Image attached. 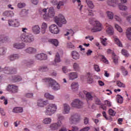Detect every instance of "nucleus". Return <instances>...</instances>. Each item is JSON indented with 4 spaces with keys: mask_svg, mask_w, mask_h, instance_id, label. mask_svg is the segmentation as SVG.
<instances>
[{
    "mask_svg": "<svg viewBox=\"0 0 131 131\" xmlns=\"http://www.w3.org/2000/svg\"><path fill=\"white\" fill-rule=\"evenodd\" d=\"M22 32L20 36V39L21 41L26 43H31L34 41V36L31 34L28 33V29L26 28H22Z\"/></svg>",
    "mask_w": 131,
    "mask_h": 131,
    "instance_id": "nucleus-1",
    "label": "nucleus"
},
{
    "mask_svg": "<svg viewBox=\"0 0 131 131\" xmlns=\"http://www.w3.org/2000/svg\"><path fill=\"white\" fill-rule=\"evenodd\" d=\"M41 14L43 15V18L45 20H50L52 18L55 17L56 12H55V9L52 7L49 8H45L41 10Z\"/></svg>",
    "mask_w": 131,
    "mask_h": 131,
    "instance_id": "nucleus-2",
    "label": "nucleus"
},
{
    "mask_svg": "<svg viewBox=\"0 0 131 131\" xmlns=\"http://www.w3.org/2000/svg\"><path fill=\"white\" fill-rule=\"evenodd\" d=\"M58 110V106L55 103H50L46 107L45 114L47 116H52L53 114H55Z\"/></svg>",
    "mask_w": 131,
    "mask_h": 131,
    "instance_id": "nucleus-3",
    "label": "nucleus"
},
{
    "mask_svg": "<svg viewBox=\"0 0 131 131\" xmlns=\"http://www.w3.org/2000/svg\"><path fill=\"white\" fill-rule=\"evenodd\" d=\"M44 81L49 83V86L52 88L53 91H59L61 89L60 84L52 78H46L44 79Z\"/></svg>",
    "mask_w": 131,
    "mask_h": 131,
    "instance_id": "nucleus-4",
    "label": "nucleus"
},
{
    "mask_svg": "<svg viewBox=\"0 0 131 131\" xmlns=\"http://www.w3.org/2000/svg\"><path fill=\"white\" fill-rule=\"evenodd\" d=\"M54 21L59 27H62L63 25L67 23V20H66L65 16H64L62 14H59L58 16H55L54 17Z\"/></svg>",
    "mask_w": 131,
    "mask_h": 131,
    "instance_id": "nucleus-5",
    "label": "nucleus"
},
{
    "mask_svg": "<svg viewBox=\"0 0 131 131\" xmlns=\"http://www.w3.org/2000/svg\"><path fill=\"white\" fill-rule=\"evenodd\" d=\"M90 24L93 25V28L91 30L92 32H99L103 29V25L98 20L90 22Z\"/></svg>",
    "mask_w": 131,
    "mask_h": 131,
    "instance_id": "nucleus-6",
    "label": "nucleus"
},
{
    "mask_svg": "<svg viewBox=\"0 0 131 131\" xmlns=\"http://www.w3.org/2000/svg\"><path fill=\"white\" fill-rule=\"evenodd\" d=\"M71 106L73 107V108L80 109L82 108L83 106V102L78 99H75L71 102Z\"/></svg>",
    "mask_w": 131,
    "mask_h": 131,
    "instance_id": "nucleus-7",
    "label": "nucleus"
},
{
    "mask_svg": "<svg viewBox=\"0 0 131 131\" xmlns=\"http://www.w3.org/2000/svg\"><path fill=\"white\" fill-rule=\"evenodd\" d=\"M80 121V115L78 114L72 115L69 118V123L70 124H75Z\"/></svg>",
    "mask_w": 131,
    "mask_h": 131,
    "instance_id": "nucleus-8",
    "label": "nucleus"
},
{
    "mask_svg": "<svg viewBox=\"0 0 131 131\" xmlns=\"http://www.w3.org/2000/svg\"><path fill=\"white\" fill-rule=\"evenodd\" d=\"M85 95L87 100H89L90 101H92V100L95 98V95H94L92 93L88 92L85 91H83L82 93H80L79 94V96L81 97V98L84 97V95Z\"/></svg>",
    "mask_w": 131,
    "mask_h": 131,
    "instance_id": "nucleus-9",
    "label": "nucleus"
},
{
    "mask_svg": "<svg viewBox=\"0 0 131 131\" xmlns=\"http://www.w3.org/2000/svg\"><path fill=\"white\" fill-rule=\"evenodd\" d=\"M49 31L53 34H58L60 32V29L57 25L53 24L49 27Z\"/></svg>",
    "mask_w": 131,
    "mask_h": 131,
    "instance_id": "nucleus-10",
    "label": "nucleus"
},
{
    "mask_svg": "<svg viewBox=\"0 0 131 131\" xmlns=\"http://www.w3.org/2000/svg\"><path fill=\"white\" fill-rule=\"evenodd\" d=\"M8 92H10V93H12L13 94H16V93H18V86L14 84L8 85L6 89Z\"/></svg>",
    "mask_w": 131,
    "mask_h": 131,
    "instance_id": "nucleus-11",
    "label": "nucleus"
},
{
    "mask_svg": "<svg viewBox=\"0 0 131 131\" xmlns=\"http://www.w3.org/2000/svg\"><path fill=\"white\" fill-rule=\"evenodd\" d=\"M4 72L5 74H15L17 73V69L15 68L5 67Z\"/></svg>",
    "mask_w": 131,
    "mask_h": 131,
    "instance_id": "nucleus-12",
    "label": "nucleus"
},
{
    "mask_svg": "<svg viewBox=\"0 0 131 131\" xmlns=\"http://www.w3.org/2000/svg\"><path fill=\"white\" fill-rule=\"evenodd\" d=\"M62 124L63 123H62V121H58L57 123H52L50 125V127L51 129H53V130H57L59 127H61V126H62Z\"/></svg>",
    "mask_w": 131,
    "mask_h": 131,
    "instance_id": "nucleus-13",
    "label": "nucleus"
},
{
    "mask_svg": "<svg viewBox=\"0 0 131 131\" xmlns=\"http://www.w3.org/2000/svg\"><path fill=\"white\" fill-rule=\"evenodd\" d=\"M71 107L68 103L63 104L62 114H69L70 113Z\"/></svg>",
    "mask_w": 131,
    "mask_h": 131,
    "instance_id": "nucleus-14",
    "label": "nucleus"
},
{
    "mask_svg": "<svg viewBox=\"0 0 131 131\" xmlns=\"http://www.w3.org/2000/svg\"><path fill=\"white\" fill-rule=\"evenodd\" d=\"M32 31L35 35L40 33V27L38 25H35L32 27Z\"/></svg>",
    "mask_w": 131,
    "mask_h": 131,
    "instance_id": "nucleus-15",
    "label": "nucleus"
},
{
    "mask_svg": "<svg viewBox=\"0 0 131 131\" xmlns=\"http://www.w3.org/2000/svg\"><path fill=\"white\" fill-rule=\"evenodd\" d=\"M15 13L12 11L6 10L3 13V16L4 17H8V18H12L14 17Z\"/></svg>",
    "mask_w": 131,
    "mask_h": 131,
    "instance_id": "nucleus-16",
    "label": "nucleus"
},
{
    "mask_svg": "<svg viewBox=\"0 0 131 131\" xmlns=\"http://www.w3.org/2000/svg\"><path fill=\"white\" fill-rule=\"evenodd\" d=\"M68 76L70 80H74L78 77V74L76 72H70L68 74Z\"/></svg>",
    "mask_w": 131,
    "mask_h": 131,
    "instance_id": "nucleus-17",
    "label": "nucleus"
},
{
    "mask_svg": "<svg viewBox=\"0 0 131 131\" xmlns=\"http://www.w3.org/2000/svg\"><path fill=\"white\" fill-rule=\"evenodd\" d=\"M40 28H41V33L42 34H45L47 32V29H48V24L46 23H42Z\"/></svg>",
    "mask_w": 131,
    "mask_h": 131,
    "instance_id": "nucleus-18",
    "label": "nucleus"
},
{
    "mask_svg": "<svg viewBox=\"0 0 131 131\" xmlns=\"http://www.w3.org/2000/svg\"><path fill=\"white\" fill-rule=\"evenodd\" d=\"M71 57L74 59V60H78L79 59L80 55L79 53L76 51H73L71 53Z\"/></svg>",
    "mask_w": 131,
    "mask_h": 131,
    "instance_id": "nucleus-19",
    "label": "nucleus"
},
{
    "mask_svg": "<svg viewBox=\"0 0 131 131\" xmlns=\"http://www.w3.org/2000/svg\"><path fill=\"white\" fill-rule=\"evenodd\" d=\"M37 104L38 107H43L48 105V101H44L42 99H39L37 100Z\"/></svg>",
    "mask_w": 131,
    "mask_h": 131,
    "instance_id": "nucleus-20",
    "label": "nucleus"
},
{
    "mask_svg": "<svg viewBox=\"0 0 131 131\" xmlns=\"http://www.w3.org/2000/svg\"><path fill=\"white\" fill-rule=\"evenodd\" d=\"M13 48L20 50L21 49H24L25 48V43H14L13 44Z\"/></svg>",
    "mask_w": 131,
    "mask_h": 131,
    "instance_id": "nucleus-21",
    "label": "nucleus"
},
{
    "mask_svg": "<svg viewBox=\"0 0 131 131\" xmlns=\"http://www.w3.org/2000/svg\"><path fill=\"white\" fill-rule=\"evenodd\" d=\"M117 4H118V0H108L107 1V5L114 8L117 6Z\"/></svg>",
    "mask_w": 131,
    "mask_h": 131,
    "instance_id": "nucleus-22",
    "label": "nucleus"
},
{
    "mask_svg": "<svg viewBox=\"0 0 131 131\" xmlns=\"http://www.w3.org/2000/svg\"><path fill=\"white\" fill-rule=\"evenodd\" d=\"M10 80L13 82H17L18 81H21V80H22V78L19 76L13 75L10 78Z\"/></svg>",
    "mask_w": 131,
    "mask_h": 131,
    "instance_id": "nucleus-23",
    "label": "nucleus"
},
{
    "mask_svg": "<svg viewBox=\"0 0 131 131\" xmlns=\"http://www.w3.org/2000/svg\"><path fill=\"white\" fill-rule=\"evenodd\" d=\"M25 52L27 54H35L36 53V49L33 47H29L25 50Z\"/></svg>",
    "mask_w": 131,
    "mask_h": 131,
    "instance_id": "nucleus-24",
    "label": "nucleus"
},
{
    "mask_svg": "<svg viewBox=\"0 0 131 131\" xmlns=\"http://www.w3.org/2000/svg\"><path fill=\"white\" fill-rule=\"evenodd\" d=\"M55 62L53 63L54 66H57V63H60L61 62V58L60 57V54L57 53L55 55V57L54 58Z\"/></svg>",
    "mask_w": 131,
    "mask_h": 131,
    "instance_id": "nucleus-25",
    "label": "nucleus"
},
{
    "mask_svg": "<svg viewBox=\"0 0 131 131\" xmlns=\"http://www.w3.org/2000/svg\"><path fill=\"white\" fill-rule=\"evenodd\" d=\"M78 83L76 82H73L71 84V90L73 92H76V91L78 90Z\"/></svg>",
    "mask_w": 131,
    "mask_h": 131,
    "instance_id": "nucleus-26",
    "label": "nucleus"
},
{
    "mask_svg": "<svg viewBox=\"0 0 131 131\" xmlns=\"http://www.w3.org/2000/svg\"><path fill=\"white\" fill-rule=\"evenodd\" d=\"M106 15L108 19H109L110 20H113L114 18V13H113V12L107 11L106 12Z\"/></svg>",
    "mask_w": 131,
    "mask_h": 131,
    "instance_id": "nucleus-27",
    "label": "nucleus"
},
{
    "mask_svg": "<svg viewBox=\"0 0 131 131\" xmlns=\"http://www.w3.org/2000/svg\"><path fill=\"white\" fill-rule=\"evenodd\" d=\"M15 22H16V19L14 20H8V24L9 26H13L14 27H18L19 24L17 23L16 24H15Z\"/></svg>",
    "mask_w": 131,
    "mask_h": 131,
    "instance_id": "nucleus-28",
    "label": "nucleus"
},
{
    "mask_svg": "<svg viewBox=\"0 0 131 131\" xmlns=\"http://www.w3.org/2000/svg\"><path fill=\"white\" fill-rule=\"evenodd\" d=\"M106 32L109 35H112L113 34L114 31H113V28L111 26H108L107 27V29L106 30Z\"/></svg>",
    "mask_w": 131,
    "mask_h": 131,
    "instance_id": "nucleus-29",
    "label": "nucleus"
},
{
    "mask_svg": "<svg viewBox=\"0 0 131 131\" xmlns=\"http://www.w3.org/2000/svg\"><path fill=\"white\" fill-rule=\"evenodd\" d=\"M14 113H22L23 112V108L21 107H14L12 111Z\"/></svg>",
    "mask_w": 131,
    "mask_h": 131,
    "instance_id": "nucleus-30",
    "label": "nucleus"
},
{
    "mask_svg": "<svg viewBox=\"0 0 131 131\" xmlns=\"http://www.w3.org/2000/svg\"><path fill=\"white\" fill-rule=\"evenodd\" d=\"M51 122L52 118L50 117L45 118L42 120V123H43V124H50Z\"/></svg>",
    "mask_w": 131,
    "mask_h": 131,
    "instance_id": "nucleus-31",
    "label": "nucleus"
},
{
    "mask_svg": "<svg viewBox=\"0 0 131 131\" xmlns=\"http://www.w3.org/2000/svg\"><path fill=\"white\" fill-rule=\"evenodd\" d=\"M49 42L54 45L55 47H58L59 46V41L57 39H50L49 40Z\"/></svg>",
    "mask_w": 131,
    "mask_h": 131,
    "instance_id": "nucleus-32",
    "label": "nucleus"
},
{
    "mask_svg": "<svg viewBox=\"0 0 131 131\" xmlns=\"http://www.w3.org/2000/svg\"><path fill=\"white\" fill-rule=\"evenodd\" d=\"M112 59L115 64H116L118 63V56L116 55L114 52H112Z\"/></svg>",
    "mask_w": 131,
    "mask_h": 131,
    "instance_id": "nucleus-33",
    "label": "nucleus"
},
{
    "mask_svg": "<svg viewBox=\"0 0 131 131\" xmlns=\"http://www.w3.org/2000/svg\"><path fill=\"white\" fill-rule=\"evenodd\" d=\"M45 97L46 99H48L49 100H54V99H55V96L49 93H45Z\"/></svg>",
    "mask_w": 131,
    "mask_h": 131,
    "instance_id": "nucleus-34",
    "label": "nucleus"
},
{
    "mask_svg": "<svg viewBox=\"0 0 131 131\" xmlns=\"http://www.w3.org/2000/svg\"><path fill=\"white\" fill-rule=\"evenodd\" d=\"M116 99L118 103H119L120 104H122V103H123V97H122L121 95L118 94Z\"/></svg>",
    "mask_w": 131,
    "mask_h": 131,
    "instance_id": "nucleus-35",
    "label": "nucleus"
},
{
    "mask_svg": "<svg viewBox=\"0 0 131 131\" xmlns=\"http://www.w3.org/2000/svg\"><path fill=\"white\" fill-rule=\"evenodd\" d=\"M73 68L75 71H79L80 69V67H79V64L77 62H74L73 65Z\"/></svg>",
    "mask_w": 131,
    "mask_h": 131,
    "instance_id": "nucleus-36",
    "label": "nucleus"
},
{
    "mask_svg": "<svg viewBox=\"0 0 131 131\" xmlns=\"http://www.w3.org/2000/svg\"><path fill=\"white\" fill-rule=\"evenodd\" d=\"M126 34L128 39L131 40V28H127Z\"/></svg>",
    "mask_w": 131,
    "mask_h": 131,
    "instance_id": "nucleus-37",
    "label": "nucleus"
},
{
    "mask_svg": "<svg viewBox=\"0 0 131 131\" xmlns=\"http://www.w3.org/2000/svg\"><path fill=\"white\" fill-rule=\"evenodd\" d=\"M86 3L90 9H94L95 7L94 3H93V2L90 0H86Z\"/></svg>",
    "mask_w": 131,
    "mask_h": 131,
    "instance_id": "nucleus-38",
    "label": "nucleus"
},
{
    "mask_svg": "<svg viewBox=\"0 0 131 131\" xmlns=\"http://www.w3.org/2000/svg\"><path fill=\"white\" fill-rule=\"evenodd\" d=\"M56 8L57 10H60L62 9V7L64 6V2L63 1H59L58 3H57L56 5Z\"/></svg>",
    "mask_w": 131,
    "mask_h": 131,
    "instance_id": "nucleus-39",
    "label": "nucleus"
},
{
    "mask_svg": "<svg viewBox=\"0 0 131 131\" xmlns=\"http://www.w3.org/2000/svg\"><path fill=\"white\" fill-rule=\"evenodd\" d=\"M115 42L118 47H120V48H122V43L120 42V40H119V39L117 37L114 38Z\"/></svg>",
    "mask_w": 131,
    "mask_h": 131,
    "instance_id": "nucleus-40",
    "label": "nucleus"
},
{
    "mask_svg": "<svg viewBox=\"0 0 131 131\" xmlns=\"http://www.w3.org/2000/svg\"><path fill=\"white\" fill-rule=\"evenodd\" d=\"M56 116L57 117L58 121H62L63 120H65V117H64L61 114H57Z\"/></svg>",
    "mask_w": 131,
    "mask_h": 131,
    "instance_id": "nucleus-41",
    "label": "nucleus"
},
{
    "mask_svg": "<svg viewBox=\"0 0 131 131\" xmlns=\"http://www.w3.org/2000/svg\"><path fill=\"white\" fill-rule=\"evenodd\" d=\"M7 52V48L5 47L0 48V56H4Z\"/></svg>",
    "mask_w": 131,
    "mask_h": 131,
    "instance_id": "nucleus-42",
    "label": "nucleus"
},
{
    "mask_svg": "<svg viewBox=\"0 0 131 131\" xmlns=\"http://www.w3.org/2000/svg\"><path fill=\"white\" fill-rule=\"evenodd\" d=\"M119 9L121 11H126L127 10V7L123 5V4H120L119 5Z\"/></svg>",
    "mask_w": 131,
    "mask_h": 131,
    "instance_id": "nucleus-43",
    "label": "nucleus"
},
{
    "mask_svg": "<svg viewBox=\"0 0 131 131\" xmlns=\"http://www.w3.org/2000/svg\"><path fill=\"white\" fill-rule=\"evenodd\" d=\"M39 71H41V72H45L46 71H48L49 70V69L48 68V67L47 66H42L40 67L39 68Z\"/></svg>",
    "mask_w": 131,
    "mask_h": 131,
    "instance_id": "nucleus-44",
    "label": "nucleus"
},
{
    "mask_svg": "<svg viewBox=\"0 0 131 131\" xmlns=\"http://www.w3.org/2000/svg\"><path fill=\"white\" fill-rule=\"evenodd\" d=\"M101 42L102 45V46H104V47H106L108 45V43L107 42V38H101Z\"/></svg>",
    "mask_w": 131,
    "mask_h": 131,
    "instance_id": "nucleus-45",
    "label": "nucleus"
},
{
    "mask_svg": "<svg viewBox=\"0 0 131 131\" xmlns=\"http://www.w3.org/2000/svg\"><path fill=\"white\" fill-rule=\"evenodd\" d=\"M117 85L119 88H125V84L124 83L120 82V81H117Z\"/></svg>",
    "mask_w": 131,
    "mask_h": 131,
    "instance_id": "nucleus-46",
    "label": "nucleus"
},
{
    "mask_svg": "<svg viewBox=\"0 0 131 131\" xmlns=\"http://www.w3.org/2000/svg\"><path fill=\"white\" fill-rule=\"evenodd\" d=\"M108 114L111 116H115L116 114V112L112 110V108H110L108 110Z\"/></svg>",
    "mask_w": 131,
    "mask_h": 131,
    "instance_id": "nucleus-47",
    "label": "nucleus"
},
{
    "mask_svg": "<svg viewBox=\"0 0 131 131\" xmlns=\"http://www.w3.org/2000/svg\"><path fill=\"white\" fill-rule=\"evenodd\" d=\"M114 18L117 22H119V23H122V19H121L120 16L115 15L114 16Z\"/></svg>",
    "mask_w": 131,
    "mask_h": 131,
    "instance_id": "nucleus-48",
    "label": "nucleus"
},
{
    "mask_svg": "<svg viewBox=\"0 0 131 131\" xmlns=\"http://www.w3.org/2000/svg\"><path fill=\"white\" fill-rule=\"evenodd\" d=\"M67 48H68V49H74L75 47L74 46V45H73V44H72L71 43V42H67Z\"/></svg>",
    "mask_w": 131,
    "mask_h": 131,
    "instance_id": "nucleus-49",
    "label": "nucleus"
},
{
    "mask_svg": "<svg viewBox=\"0 0 131 131\" xmlns=\"http://www.w3.org/2000/svg\"><path fill=\"white\" fill-rule=\"evenodd\" d=\"M101 61L103 62V63H105V64H109V61L107 60V58H106L104 55H101Z\"/></svg>",
    "mask_w": 131,
    "mask_h": 131,
    "instance_id": "nucleus-50",
    "label": "nucleus"
},
{
    "mask_svg": "<svg viewBox=\"0 0 131 131\" xmlns=\"http://www.w3.org/2000/svg\"><path fill=\"white\" fill-rule=\"evenodd\" d=\"M115 27L117 30L119 31V32H122V28H121V27L119 26V25L115 24Z\"/></svg>",
    "mask_w": 131,
    "mask_h": 131,
    "instance_id": "nucleus-51",
    "label": "nucleus"
},
{
    "mask_svg": "<svg viewBox=\"0 0 131 131\" xmlns=\"http://www.w3.org/2000/svg\"><path fill=\"white\" fill-rule=\"evenodd\" d=\"M42 56H44L43 53L38 54L35 56V57L37 60H41Z\"/></svg>",
    "mask_w": 131,
    "mask_h": 131,
    "instance_id": "nucleus-52",
    "label": "nucleus"
},
{
    "mask_svg": "<svg viewBox=\"0 0 131 131\" xmlns=\"http://www.w3.org/2000/svg\"><path fill=\"white\" fill-rule=\"evenodd\" d=\"M104 105H106L107 107L110 108V107H112V103L111 102L108 101V100H105L104 101Z\"/></svg>",
    "mask_w": 131,
    "mask_h": 131,
    "instance_id": "nucleus-53",
    "label": "nucleus"
},
{
    "mask_svg": "<svg viewBox=\"0 0 131 131\" xmlns=\"http://www.w3.org/2000/svg\"><path fill=\"white\" fill-rule=\"evenodd\" d=\"M25 96L27 98H33V93H26L25 94Z\"/></svg>",
    "mask_w": 131,
    "mask_h": 131,
    "instance_id": "nucleus-54",
    "label": "nucleus"
},
{
    "mask_svg": "<svg viewBox=\"0 0 131 131\" xmlns=\"http://www.w3.org/2000/svg\"><path fill=\"white\" fill-rule=\"evenodd\" d=\"M94 69L97 72H100L101 71V69H100V67L97 64L94 65Z\"/></svg>",
    "mask_w": 131,
    "mask_h": 131,
    "instance_id": "nucleus-55",
    "label": "nucleus"
},
{
    "mask_svg": "<svg viewBox=\"0 0 131 131\" xmlns=\"http://www.w3.org/2000/svg\"><path fill=\"white\" fill-rule=\"evenodd\" d=\"M25 6H26V5L25 4V3H20L17 4V7L19 9H22V8H24Z\"/></svg>",
    "mask_w": 131,
    "mask_h": 131,
    "instance_id": "nucleus-56",
    "label": "nucleus"
},
{
    "mask_svg": "<svg viewBox=\"0 0 131 131\" xmlns=\"http://www.w3.org/2000/svg\"><path fill=\"white\" fill-rule=\"evenodd\" d=\"M121 53L123 56H125V57H128V53H127V51L125 50V49H122L121 51Z\"/></svg>",
    "mask_w": 131,
    "mask_h": 131,
    "instance_id": "nucleus-57",
    "label": "nucleus"
},
{
    "mask_svg": "<svg viewBox=\"0 0 131 131\" xmlns=\"http://www.w3.org/2000/svg\"><path fill=\"white\" fill-rule=\"evenodd\" d=\"M121 69H122V72L124 76H126V75H127V71L126 70V69L123 67Z\"/></svg>",
    "mask_w": 131,
    "mask_h": 131,
    "instance_id": "nucleus-58",
    "label": "nucleus"
},
{
    "mask_svg": "<svg viewBox=\"0 0 131 131\" xmlns=\"http://www.w3.org/2000/svg\"><path fill=\"white\" fill-rule=\"evenodd\" d=\"M91 129V127L90 126H86L83 127V128L81 129L79 131H89Z\"/></svg>",
    "mask_w": 131,
    "mask_h": 131,
    "instance_id": "nucleus-59",
    "label": "nucleus"
},
{
    "mask_svg": "<svg viewBox=\"0 0 131 131\" xmlns=\"http://www.w3.org/2000/svg\"><path fill=\"white\" fill-rule=\"evenodd\" d=\"M83 120H84V124H85V125L89 124V122L90 121V120H89V118L84 117Z\"/></svg>",
    "mask_w": 131,
    "mask_h": 131,
    "instance_id": "nucleus-60",
    "label": "nucleus"
},
{
    "mask_svg": "<svg viewBox=\"0 0 131 131\" xmlns=\"http://www.w3.org/2000/svg\"><path fill=\"white\" fill-rule=\"evenodd\" d=\"M62 71L63 73H68V69H67V67L63 66L62 68Z\"/></svg>",
    "mask_w": 131,
    "mask_h": 131,
    "instance_id": "nucleus-61",
    "label": "nucleus"
},
{
    "mask_svg": "<svg viewBox=\"0 0 131 131\" xmlns=\"http://www.w3.org/2000/svg\"><path fill=\"white\" fill-rule=\"evenodd\" d=\"M92 53H93V51L91 50V49H89L86 51V55L89 57V56H91Z\"/></svg>",
    "mask_w": 131,
    "mask_h": 131,
    "instance_id": "nucleus-62",
    "label": "nucleus"
},
{
    "mask_svg": "<svg viewBox=\"0 0 131 131\" xmlns=\"http://www.w3.org/2000/svg\"><path fill=\"white\" fill-rule=\"evenodd\" d=\"M88 83H93L94 82V79L91 77H89L87 79Z\"/></svg>",
    "mask_w": 131,
    "mask_h": 131,
    "instance_id": "nucleus-63",
    "label": "nucleus"
},
{
    "mask_svg": "<svg viewBox=\"0 0 131 131\" xmlns=\"http://www.w3.org/2000/svg\"><path fill=\"white\" fill-rule=\"evenodd\" d=\"M69 131H78V127L73 126L72 130H69Z\"/></svg>",
    "mask_w": 131,
    "mask_h": 131,
    "instance_id": "nucleus-64",
    "label": "nucleus"
}]
</instances>
